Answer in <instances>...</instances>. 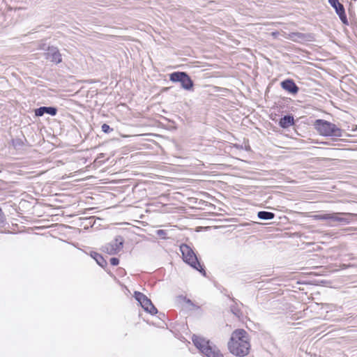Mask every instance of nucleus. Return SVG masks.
Masks as SVG:
<instances>
[{
    "label": "nucleus",
    "mask_w": 357,
    "mask_h": 357,
    "mask_svg": "<svg viewBox=\"0 0 357 357\" xmlns=\"http://www.w3.org/2000/svg\"><path fill=\"white\" fill-rule=\"evenodd\" d=\"M249 336L244 329L235 330L228 342V349L231 354L239 357L248 354L250 349Z\"/></svg>",
    "instance_id": "1"
},
{
    "label": "nucleus",
    "mask_w": 357,
    "mask_h": 357,
    "mask_svg": "<svg viewBox=\"0 0 357 357\" xmlns=\"http://www.w3.org/2000/svg\"><path fill=\"white\" fill-rule=\"evenodd\" d=\"M192 340L195 346L206 357H224L220 349L215 345H211L209 340L193 335Z\"/></svg>",
    "instance_id": "2"
},
{
    "label": "nucleus",
    "mask_w": 357,
    "mask_h": 357,
    "mask_svg": "<svg viewBox=\"0 0 357 357\" xmlns=\"http://www.w3.org/2000/svg\"><path fill=\"white\" fill-rule=\"evenodd\" d=\"M180 250L182 253L183 261L194 269L201 273L204 276H206V271L203 266L199 261L193 250L187 244L183 243L180 246Z\"/></svg>",
    "instance_id": "3"
},
{
    "label": "nucleus",
    "mask_w": 357,
    "mask_h": 357,
    "mask_svg": "<svg viewBox=\"0 0 357 357\" xmlns=\"http://www.w3.org/2000/svg\"><path fill=\"white\" fill-rule=\"evenodd\" d=\"M319 133L323 136L337 137L342 136V130L335 124L323 119H317L314 124Z\"/></svg>",
    "instance_id": "4"
},
{
    "label": "nucleus",
    "mask_w": 357,
    "mask_h": 357,
    "mask_svg": "<svg viewBox=\"0 0 357 357\" xmlns=\"http://www.w3.org/2000/svg\"><path fill=\"white\" fill-rule=\"evenodd\" d=\"M169 80L172 82H180L185 90L193 89L194 82L185 72L176 71L169 74Z\"/></svg>",
    "instance_id": "5"
},
{
    "label": "nucleus",
    "mask_w": 357,
    "mask_h": 357,
    "mask_svg": "<svg viewBox=\"0 0 357 357\" xmlns=\"http://www.w3.org/2000/svg\"><path fill=\"white\" fill-rule=\"evenodd\" d=\"M135 298L146 312L151 314H155L158 313V310L152 303L151 299L144 294L139 291H135Z\"/></svg>",
    "instance_id": "6"
},
{
    "label": "nucleus",
    "mask_w": 357,
    "mask_h": 357,
    "mask_svg": "<svg viewBox=\"0 0 357 357\" xmlns=\"http://www.w3.org/2000/svg\"><path fill=\"white\" fill-rule=\"evenodd\" d=\"M123 238L121 236H116L113 241L102 246V251L110 255H116L123 248Z\"/></svg>",
    "instance_id": "7"
},
{
    "label": "nucleus",
    "mask_w": 357,
    "mask_h": 357,
    "mask_svg": "<svg viewBox=\"0 0 357 357\" xmlns=\"http://www.w3.org/2000/svg\"><path fill=\"white\" fill-rule=\"evenodd\" d=\"M328 3L335 10L341 22L344 24H348V20L343 4L340 3L339 0H328Z\"/></svg>",
    "instance_id": "8"
},
{
    "label": "nucleus",
    "mask_w": 357,
    "mask_h": 357,
    "mask_svg": "<svg viewBox=\"0 0 357 357\" xmlns=\"http://www.w3.org/2000/svg\"><path fill=\"white\" fill-rule=\"evenodd\" d=\"M342 215L354 217L356 215L354 213H330V219H329V225H333V222H340V223H342V224L349 223L351 221V219L342 217Z\"/></svg>",
    "instance_id": "9"
},
{
    "label": "nucleus",
    "mask_w": 357,
    "mask_h": 357,
    "mask_svg": "<svg viewBox=\"0 0 357 357\" xmlns=\"http://www.w3.org/2000/svg\"><path fill=\"white\" fill-rule=\"evenodd\" d=\"M46 59L58 64L62 61L61 54L56 47H49L45 52Z\"/></svg>",
    "instance_id": "10"
},
{
    "label": "nucleus",
    "mask_w": 357,
    "mask_h": 357,
    "mask_svg": "<svg viewBox=\"0 0 357 357\" xmlns=\"http://www.w3.org/2000/svg\"><path fill=\"white\" fill-rule=\"evenodd\" d=\"M281 87L291 94H296L298 92L299 88L294 82L293 79H287L282 81L280 84Z\"/></svg>",
    "instance_id": "11"
},
{
    "label": "nucleus",
    "mask_w": 357,
    "mask_h": 357,
    "mask_svg": "<svg viewBox=\"0 0 357 357\" xmlns=\"http://www.w3.org/2000/svg\"><path fill=\"white\" fill-rule=\"evenodd\" d=\"M35 115L36 116H42L45 114H48L51 116H55L57 113V108L55 107H40L35 109Z\"/></svg>",
    "instance_id": "12"
},
{
    "label": "nucleus",
    "mask_w": 357,
    "mask_h": 357,
    "mask_svg": "<svg viewBox=\"0 0 357 357\" xmlns=\"http://www.w3.org/2000/svg\"><path fill=\"white\" fill-rule=\"evenodd\" d=\"M294 124V116L291 114L284 115L280 119L279 125L282 128H287Z\"/></svg>",
    "instance_id": "13"
},
{
    "label": "nucleus",
    "mask_w": 357,
    "mask_h": 357,
    "mask_svg": "<svg viewBox=\"0 0 357 357\" xmlns=\"http://www.w3.org/2000/svg\"><path fill=\"white\" fill-rule=\"evenodd\" d=\"M290 37L292 40L295 42H303V41H309L310 40L312 36L307 33H291Z\"/></svg>",
    "instance_id": "14"
},
{
    "label": "nucleus",
    "mask_w": 357,
    "mask_h": 357,
    "mask_svg": "<svg viewBox=\"0 0 357 357\" xmlns=\"http://www.w3.org/2000/svg\"><path fill=\"white\" fill-rule=\"evenodd\" d=\"M91 256L93 259H94L96 260L97 264L102 268H105L107 266V261L104 259V257L100 254L96 252H92L91 253Z\"/></svg>",
    "instance_id": "15"
},
{
    "label": "nucleus",
    "mask_w": 357,
    "mask_h": 357,
    "mask_svg": "<svg viewBox=\"0 0 357 357\" xmlns=\"http://www.w3.org/2000/svg\"><path fill=\"white\" fill-rule=\"evenodd\" d=\"M257 217L260 220H269L275 218V214L272 212L261 211L258 212Z\"/></svg>",
    "instance_id": "16"
},
{
    "label": "nucleus",
    "mask_w": 357,
    "mask_h": 357,
    "mask_svg": "<svg viewBox=\"0 0 357 357\" xmlns=\"http://www.w3.org/2000/svg\"><path fill=\"white\" fill-rule=\"evenodd\" d=\"M313 220H326L329 222L330 213H319L312 215Z\"/></svg>",
    "instance_id": "17"
},
{
    "label": "nucleus",
    "mask_w": 357,
    "mask_h": 357,
    "mask_svg": "<svg viewBox=\"0 0 357 357\" xmlns=\"http://www.w3.org/2000/svg\"><path fill=\"white\" fill-rule=\"evenodd\" d=\"M230 310L235 316L238 318L242 315V312L236 304L231 305Z\"/></svg>",
    "instance_id": "18"
},
{
    "label": "nucleus",
    "mask_w": 357,
    "mask_h": 357,
    "mask_svg": "<svg viewBox=\"0 0 357 357\" xmlns=\"http://www.w3.org/2000/svg\"><path fill=\"white\" fill-rule=\"evenodd\" d=\"M12 144L15 149H19L24 145V142L22 139L17 138L12 140Z\"/></svg>",
    "instance_id": "19"
},
{
    "label": "nucleus",
    "mask_w": 357,
    "mask_h": 357,
    "mask_svg": "<svg viewBox=\"0 0 357 357\" xmlns=\"http://www.w3.org/2000/svg\"><path fill=\"white\" fill-rule=\"evenodd\" d=\"M102 131L105 133H109L113 130V128H110L107 123H103L101 126Z\"/></svg>",
    "instance_id": "20"
},
{
    "label": "nucleus",
    "mask_w": 357,
    "mask_h": 357,
    "mask_svg": "<svg viewBox=\"0 0 357 357\" xmlns=\"http://www.w3.org/2000/svg\"><path fill=\"white\" fill-rule=\"evenodd\" d=\"M156 234L158 236L161 237L163 239L167 238V233L165 230H163V229L157 230Z\"/></svg>",
    "instance_id": "21"
},
{
    "label": "nucleus",
    "mask_w": 357,
    "mask_h": 357,
    "mask_svg": "<svg viewBox=\"0 0 357 357\" xmlns=\"http://www.w3.org/2000/svg\"><path fill=\"white\" fill-rule=\"evenodd\" d=\"M110 264L112 266H117L119 264V259L116 257H112L110 259Z\"/></svg>",
    "instance_id": "22"
},
{
    "label": "nucleus",
    "mask_w": 357,
    "mask_h": 357,
    "mask_svg": "<svg viewBox=\"0 0 357 357\" xmlns=\"http://www.w3.org/2000/svg\"><path fill=\"white\" fill-rule=\"evenodd\" d=\"M185 301H186V303H187L189 305H190V306H192V307H195V305L192 303V301L190 299H186V300H185Z\"/></svg>",
    "instance_id": "23"
},
{
    "label": "nucleus",
    "mask_w": 357,
    "mask_h": 357,
    "mask_svg": "<svg viewBox=\"0 0 357 357\" xmlns=\"http://www.w3.org/2000/svg\"><path fill=\"white\" fill-rule=\"evenodd\" d=\"M278 35V32H273V33H272V36H273V37H276Z\"/></svg>",
    "instance_id": "24"
},
{
    "label": "nucleus",
    "mask_w": 357,
    "mask_h": 357,
    "mask_svg": "<svg viewBox=\"0 0 357 357\" xmlns=\"http://www.w3.org/2000/svg\"><path fill=\"white\" fill-rule=\"evenodd\" d=\"M3 214V211L1 210V208H0V215H1Z\"/></svg>",
    "instance_id": "25"
}]
</instances>
